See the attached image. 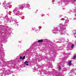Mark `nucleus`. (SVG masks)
Wrapping results in <instances>:
<instances>
[{
  "label": "nucleus",
  "mask_w": 76,
  "mask_h": 76,
  "mask_svg": "<svg viewBox=\"0 0 76 76\" xmlns=\"http://www.w3.org/2000/svg\"><path fill=\"white\" fill-rule=\"evenodd\" d=\"M65 19H66L65 20V22L64 23V25H65V26H67L68 24H69V20H68V18H67L66 17Z\"/></svg>",
  "instance_id": "nucleus-1"
},
{
  "label": "nucleus",
  "mask_w": 76,
  "mask_h": 76,
  "mask_svg": "<svg viewBox=\"0 0 76 76\" xmlns=\"http://www.w3.org/2000/svg\"><path fill=\"white\" fill-rule=\"evenodd\" d=\"M59 27H60V29L61 30H64L66 29L65 26L62 24H60L58 26Z\"/></svg>",
  "instance_id": "nucleus-2"
},
{
  "label": "nucleus",
  "mask_w": 76,
  "mask_h": 76,
  "mask_svg": "<svg viewBox=\"0 0 76 76\" xmlns=\"http://www.w3.org/2000/svg\"><path fill=\"white\" fill-rule=\"evenodd\" d=\"M43 42V40H39L38 41V42Z\"/></svg>",
  "instance_id": "nucleus-3"
},
{
  "label": "nucleus",
  "mask_w": 76,
  "mask_h": 76,
  "mask_svg": "<svg viewBox=\"0 0 76 76\" xmlns=\"http://www.w3.org/2000/svg\"><path fill=\"white\" fill-rule=\"evenodd\" d=\"M19 7L20 8V9H23V7L22 6H20V5Z\"/></svg>",
  "instance_id": "nucleus-4"
},
{
  "label": "nucleus",
  "mask_w": 76,
  "mask_h": 76,
  "mask_svg": "<svg viewBox=\"0 0 76 76\" xmlns=\"http://www.w3.org/2000/svg\"><path fill=\"white\" fill-rule=\"evenodd\" d=\"M58 70L59 71H60L61 70V66H59L58 67Z\"/></svg>",
  "instance_id": "nucleus-5"
},
{
  "label": "nucleus",
  "mask_w": 76,
  "mask_h": 76,
  "mask_svg": "<svg viewBox=\"0 0 76 76\" xmlns=\"http://www.w3.org/2000/svg\"><path fill=\"white\" fill-rule=\"evenodd\" d=\"M68 65H71V61H69V63L67 64Z\"/></svg>",
  "instance_id": "nucleus-6"
},
{
  "label": "nucleus",
  "mask_w": 76,
  "mask_h": 76,
  "mask_svg": "<svg viewBox=\"0 0 76 76\" xmlns=\"http://www.w3.org/2000/svg\"><path fill=\"white\" fill-rule=\"evenodd\" d=\"M25 58V56H24L23 57V58H22V59L24 60Z\"/></svg>",
  "instance_id": "nucleus-7"
},
{
  "label": "nucleus",
  "mask_w": 76,
  "mask_h": 76,
  "mask_svg": "<svg viewBox=\"0 0 76 76\" xmlns=\"http://www.w3.org/2000/svg\"><path fill=\"white\" fill-rule=\"evenodd\" d=\"M29 63V62L25 61L24 62V64H26V63Z\"/></svg>",
  "instance_id": "nucleus-8"
},
{
  "label": "nucleus",
  "mask_w": 76,
  "mask_h": 76,
  "mask_svg": "<svg viewBox=\"0 0 76 76\" xmlns=\"http://www.w3.org/2000/svg\"><path fill=\"white\" fill-rule=\"evenodd\" d=\"M73 47H74V45H72L71 47V48H73Z\"/></svg>",
  "instance_id": "nucleus-9"
},
{
  "label": "nucleus",
  "mask_w": 76,
  "mask_h": 76,
  "mask_svg": "<svg viewBox=\"0 0 76 76\" xmlns=\"http://www.w3.org/2000/svg\"><path fill=\"white\" fill-rule=\"evenodd\" d=\"M76 57V56H74L73 58H74V59H75V58Z\"/></svg>",
  "instance_id": "nucleus-10"
},
{
  "label": "nucleus",
  "mask_w": 76,
  "mask_h": 76,
  "mask_svg": "<svg viewBox=\"0 0 76 76\" xmlns=\"http://www.w3.org/2000/svg\"><path fill=\"white\" fill-rule=\"evenodd\" d=\"M75 18H74V20H76V15H75Z\"/></svg>",
  "instance_id": "nucleus-11"
},
{
  "label": "nucleus",
  "mask_w": 76,
  "mask_h": 76,
  "mask_svg": "<svg viewBox=\"0 0 76 76\" xmlns=\"http://www.w3.org/2000/svg\"><path fill=\"white\" fill-rule=\"evenodd\" d=\"M20 59H22V57L20 56Z\"/></svg>",
  "instance_id": "nucleus-12"
},
{
  "label": "nucleus",
  "mask_w": 76,
  "mask_h": 76,
  "mask_svg": "<svg viewBox=\"0 0 76 76\" xmlns=\"http://www.w3.org/2000/svg\"><path fill=\"white\" fill-rule=\"evenodd\" d=\"M26 64L27 65V66H28V64Z\"/></svg>",
  "instance_id": "nucleus-13"
},
{
  "label": "nucleus",
  "mask_w": 76,
  "mask_h": 76,
  "mask_svg": "<svg viewBox=\"0 0 76 76\" xmlns=\"http://www.w3.org/2000/svg\"><path fill=\"white\" fill-rule=\"evenodd\" d=\"M28 5H29V4H28Z\"/></svg>",
  "instance_id": "nucleus-14"
},
{
  "label": "nucleus",
  "mask_w": 76,
  "mask_h": 76,
  "mask_svg": "<svg viewBox=\"0 0 76 76\" xmlns=\"http://www.w3.org/2000/svg\"><path fill=\"white\" fill-rule=\"evenodd\" d=\"M75 38H76V37H75Z\"/></svg>",
  "instance_id": "nucleus-15"
}]
</instances>
